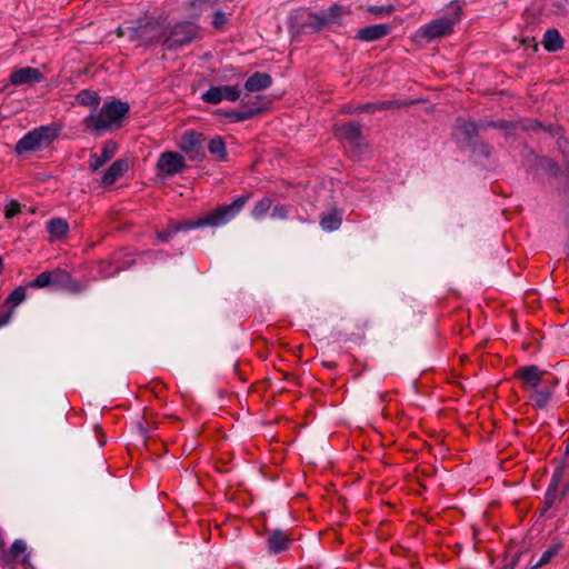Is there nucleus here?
<instances>
[{
	"label": "nucleus",
	"instance_id": "f257e3e1",
	"mask_svg": "<svg viewBox=\"0 0 569 569\" xmlns=\"http://www.w3.org/2000/svg\"><path fill=\"white\" fill-rule=\"evenodd\" d=\"M129 109V104L120 100L106 102L98 113L92 112L84 118L86 130L99 136L103 131L118 129Z\"/></svg>",
	"mask_w": 569,
	"mask_h": 569
},
{
	"label": "nucleus",
	"instance_id": "f03ea898",
	"mask_svg": "<svg viewBox=\"0 0 569 569\" xmlns=\"http://www.w3.org/2000/svg\"><path fill=\"white\" fill-rule=\"evenodd\" d=\"M249 198V194L240 196L233 202L220 206L200 219L177 223V227L179 231H183L203 227L217 228L224 226L240 213Z\"/></svg>",
	"mask_w": 569,
	"mask_h": 569
},
{
	"label": "nucleus",
	"instance_id": "7ed1b4c3",
	"mask_svg": "<svg viewBox=\"0 0 569 569\" xmlns=\"http://www.w3.org/2000/svg\"><path fill=\"white\" fill-rule=\"evenodd\" d=\"M167 27L160 18H144L137 21V26L128 28L129 38L143 44L161 43L164 46Z\"/></svg>",
	"mask_w": 569,
	"mask_h": 569
},
{
	"label": "nucleus",
	"instance_id": "20e7f679",
	"mask_svg": "<svg viewBox=\"0 0 569 569\" xmlns=\"http://www.w3.org/2000/svg\"><path fill=\"white\" fill-rule=\"evenodd\" d=\"M59 129L54 126H40L26 133L14 147L18 154L41 150L50 146L58 137Z\"/></svg>",
	"mask_w": 569,
	"mask_h": 569
},
{
	"label": "nucleus",
	"instance_id": "39448f33",
	"mask_svg": "<svg viewBox=\"0 0 569 569\" xmlns=\"http://www.w3.org/2000/svg\"><path fill=\"white\" fill-rule=\"evenodd\" d=\"M199 33L196 23L183 21L176 23L170 31L166 30L164 46L168 50H174L192 42Z\"/></svg>",
	"mask_w": 569,
	"mask_h": 569
},
{
	"label": "nucleus",
	"instance_id": "423d86ee",
	"mask_svg": "<svg viewBox=\"0 0 569 569\" xmlns=\"http://www.w3.org/2000/svg\"><path fill=\"white\" fill-rule=\"evenodd\" d=\"M204 142L203 133L189 130L181 136L179 148L191 161L201 162L206 159Z\"/></svg>",
	"mask_w": 569,
	"mask_h": 569
},
{
	"label": "nucleus",
	"instance_id": "0eeeda50",
	"mask_svg": "<svg viewBox=\"0 0 569 569\" xmlns=\"http://www.w3.org/2000/svg\"><path fill=\"white\" fill-rule=\"evenodd\" d=\"M159 177H172L187 169L183 156L174 151L162 152L157 161Z\"/></svg>",
	"mask_w": 569,
	"mask_h": 569
},
{
	"label": "nucleus",
	"instance_id": "6e6552de",
	"mask_svg": "<svg viewBox=\"0 0 569 569\" xmlns=\"http://www.w3.org/2000/svg\"><path fill=\"white\" fill-rule=\"evenodd\" d=\"M240 97L239 86H212L202 94V100L206 103L217 104L222 100L237 101Z\"/></svg>",
	"mask_w": 569,
	"mask_h": 569
},
{
	"label": "nucleus",
	"instance_id": "1a4fd4ad",
	"mask_svg": "<svg viewBox=\"0 0 569 569\" xmlns=\"http://www.w3.org/2000/svg\"><path fill=\"white\" fill-rule=\"evenodd\" d=\"M455 130L458 142L461 143V146L469 148L475 141L478 140V133L480 130H483V128L482 123L466 121L461 118H458L456 121Z\"/></svg>",
	"mask_w": 569,
	"mask_h": 569
},
{
	"label": "nucleus",
	"instance_id": "9d476101",
	"mask_svg": "<svg viewBox=\"0 0 569 569\" xmlns=\"http://www.w3.org/2000/svg\"><path fill=\"white\" fill-rule=\"evenodd\" d=\"M52 287L72 295L81 293L86 290V286L74 280L64 269L53 270Z\"/></svg>",
	"mask_w": 569,
	"mask_h": 569
},
{
	"label": "nucleus",
	"instance_id": "9b49d317",
	"mask_svg": "<svg viewBox=\"0 0 569 569\" xmlns=\"http://www.w3.org/2000/svg\"><path fill=\"white\" fill-rule=\"evenodd\" d=\"M43 78L44 76L40 72L39 69L23 67L11 72L9 82L12 86L33 84L42 81Z\"/></svg>",
	"mask_w": 569,
	"mask_h": 569
},
{
	"label": "nucleus",
	"instance_id": "f8f14e48",
	"mask_svg": "<svg viewBox=\"0 0 569 569\" xmlns=\"http://www.w3.org/2000/svg\"><path fill=\"white\" fill-rule=\"evenodd\" d=\"M336 134L347 140L351 146L360 148L362 146V124L359 122H347L336 129Z\"/></svg>",
	"mask_w": 569,
	"mask_h": 569
},
{
	"label": "nucleus",
	"instance_id": "ddd939ff",
	"mask_svg": "<svg viewBox=\"0 0 569 569\" xmlns=\"http://www.w3.org/2000/svg\"><path fill=\"white\" fill-rule=\"evenodd\" d=\"M563 473H565L563 466H559L556 468V470L552 475V478H551V482H550L548 490L545 495L542 512H546L548 509H550L557 500L563 499V498H560V492H559V485L563 479Z\"/></svg>",
	"mask_w": 569,
	"mask_h": 569
},
{
	"label": "nucleus",
	"instance_id": "4468645a",
	"mask_svg": "<svg viewBox=\"0 0 569 569\" xmlns=\"http://www.w3.org/2000/svg\"><path fill=\"white\" fill-rule=\"evenodd\" d=\"M392 30L389 23L371 24L358 30L356 39L363 42H372L387 37Z\"/></svg>",
	"mask_w": 569,
	"mask_h": 569
},
{
	"label": "nucleus",
	"instance_id": "2eb2a0df",
	"mask_svg": "<svg viewBox=\"0 0 569 569\" xmlns=\"http://www.w3.org/2000/svg\"><path fill=\"white\" fill-rule=\"evenodd\" d=\"M452 22L448 19H438L421 28L420 34L427 40H433L451 33Z\"/></svg>",
	"mask_w": 569,
	"mask_h": 569
},
{
	"label": "nucleus",
	"instance_id": "dca6fc26",
	"mask_svg": "<svg viewBox=\"0 0 569 569\" xmlns=\"http://www.w3.org/2000/svg\"><path fill=\"white\" fill-rule=\"evenodd\" d=\"M545 372L539 367L531 365L518 368L515 377L518 378L525 388H537L542 380Z\"/></svg>",
	"mask_w": 569,
	"mask_h": 569
},
{
	"label": "nucleus",
	"instance_id": "f3484780",
	"mask_svg": "<svg viewBox=\"0 0 569 569\" xmlns=\"http://www.w3.org/2000/svg\"><path fill=\"white\" fill-rule=\"evenodd\" d=\"M291 542L292 539L281 529L272 530L266 541L268 551L274 555L289 549Z\"/></svg>",
	"mask_w": 569,
	"mask_h": 569
},
{
	"label": "nucleus",
	"instance_id": "a211bd4d",
	"mask_svg": "<svg viewBox=\"0 0 569 569\" xmlns=\"http://www.w3.org/2000/svg\"><path fill=\"white\" fill-rule=\"evenodd\" d=\"M412 104L411 101L390 100V101H378L358 104L353 108L357 113H373L380 110H389L395 108H403Z\"/></svg>",
	"mask_w": 569,
	"mask_h": 569
},
{
	"label": "nucleus",
	"instance_id": "6ab92c4d",
	"mask_svg": "<svg viewBox=\"0 0 569 569\" xmlns=\"http://www.w3.org/2000/svg\"><path fill=\"white\" fill-rule=\"evenodd\" d=\"M118 149V146L112 140H107L102 144V152L101 154H91L90 156V169L92 171H97L100 169L104 163H107L109 160L113 158Z\"/></svg>",
	"mask_w": 569,
	"mask_h": 569
},
{
	"label": "nucleus",
	"instance_id": "aec40b11",
	"mask_svg": "<svg viewBox=\"0 0 569 569\" xmlns=\"http://www.w3.org/2000/svg\"><path fill=\"white\" fill-rule=\"evenodd\" d=\"M272 84V78L270 74L264 72L252 73L244 82V89L247 92L261 91L269 88Z\"/></svg>",
	"mask_w": 569,
	"mask_h": 569
},
{
	"label": "nucleus",
	"instance_id": "412c9836",
	"mask_svg": "<svg viewBox=\"0 0 569 569\" xmlns=\"http://www.w3.org/2000/svg\"><path fill=\"white\" fill-rule=\"evenodd\" d=\"M129 169L128 160L118 159L116 160L109 169L104 172L101 183L103 186H110L114 183L119 178H121L124 172Z\"/></svg>",
	"mask_w": 569,
	"mask_h": 569
},
{
	"label": "nucleus",
	"instance_id": "4be33fe9",
	"mask_svg": "<svg viewBox=\"0 0 569 569\" xmlns=\"http://www.w3.org/2000/svg\"><path fill=\"white\" fill-rule=\"evenodd\" d=\"M545 49L549 52H557L563 48L565 41L557 29H548L542 39Z\"/></svg>",
	"mask_w": 569,
	"mask_h": 569
},
{
	"label": "nucleus",
	"instance_id": "5701e85b",
	"mask_svg": "<svg viewBox=\"0 0 569 569\" xmlns=\"http://www.w3.org/2000/svg\"><path fill=\"white\" fill-rule=\"evenodd\" d=\"M247 92L240 100V107L247 109L259 108V114L266 111L269 107L270 101L262 94L250 96Z\"/></svg>",
	"mask_w": 569,
	"mask_h": 569
},
{
	"label": "nucleus",
	"instance_id": "b1692460",
	"mask_svg": "<svg viewBox=\"0 0 569 569\" xmlns=\"http://www.w3.org/2000/svg\"><path fill=\"white\" fill-rule=\"evenodd\" d=\"M342 223V214L338 210L322 213L320 217V226L325 231L331 232L340 228Z\"/></svg>",
	"mask_w": 569,
	"mask_h": 569
},
{
	"label": "nucleus",
	"instance_id": "393cba45",
	"mask_svg": "<svg viewBox=\"0 0 569 569\" xmlns=\"http://www.w3.org/2000/svg\"><path fill=\"white\" fill-rule=\"evenodd\" d=\"M259 108L247 109L240 107L239 110L227 111L223 113V116L228 119L229 122L236 123L253 119L254 117L259 116Z\"/></svg>",
	"mask_w": 569,
	"mask_h": 569
},
{
	"label": "nucleus",
	"instance_id": "a878e982",
	"mask_svg": "<svg viewBox=\"0 0 569 569\" xmlns=\"http://www.w3.org/2000/svg\"><path fill=\"white\" fill-rule=\"evenodd\" d=\"M47 230L51 237L61 239L68 233L69 224L62 218H53L47 222Z\"/></svg>",
	"mask_w": 569,
	"mask_h": 569
},
{
	"label": "nucleus",
	"instance_id": "bb28decb",
	"mask_svg": "<svg viewBox=\"0 0 569 569\" xmlns=\"http://www.w3.org/2000/svg\"><path fill=\"white\" fill-rule=\"evenodd\" d=\"M208 151L216 156L218 160H227V149L223 139L220 136H216L208 143Z\"/></svg>",
	"mask_w": 569,
	"mask_h": 569
},
{
	"label": "nucleus",
	"instance_id": "cd10ccee",
	"mask_svg": "<svg viewBox=\"0 0 569 569\" xmlns=\"http://www.w3.org/2000/svg\"><path fill=\"white\" fill-rule=\"evenodd\" d=\"M76 100L81 106L97 108L100 103V96L98 94V92L92 90H81L76 96Z\"/></svg>",
	"mask_w": 569,
	"mask_h": 569
},
{
	"label": "nucleus",
	"instance_id": "c85d7f7f",
	"mask_svg": "<svg viewBox=\"0 0 569 569\" xmlns=\"http://www.w3.org/2000/svg\"><path fill=\"white\" fill-rule=\"evenodd\" d=\"M562 549L561 543H553L550 546L540 557L539 560H537V565H530L529 569H539L546 565H548L553 557H556L560 550Z\"/></svg>",
	"mask_w": 569,
	"mask_h": 569
},
{
	"label": "nucleus",
	"instance_id": "c756f323",
	"mask_svg": "<svg viewBox=\"0 0 569 569\" xmlns=\"http://www.w3.org/2000/svg\"><path fill=\"white\" fill-rule=\"evenodd\" d=\"M550 396H551V390L548 387H546L540 390H536L530 396V401L533 407L542 409L549 402Z\"/></svg>",
	"mask_w": 569,
	"mask_h": 569
},
{
	"label": "nucleus",
	"instance_id": "7c9ffc66",
	"mask_svg": "<svg viewBox=\"0 0 569 569\" xmlns=\"http://www.w3.org/2000/svg\"><path fill=\"white\" fill-rule=\"evenodd\" d=\"M53 281V271H43L39 273L33 280L28 282L27 287L29 288H44L52 286Z\"/></svg>",
	"mask_w": 569,
	"mask_h": 569
},
{
	"label": "nucleus",
	"instance_id": "2f4dec72",
	"mask_svg": "<svg viewBox=\"0 0 569 569\" xmlns=\"http://www.w3.org/2000/svg\"><path fill=\"white\" fill-rule=\"evenodd\" d=\"M535 170H543L549 176L556 177L560 172V168L558 163L548 157H541V160H539V163L535 168Z\"/></svg>",
	"mask_w": 569,
	"mask_h": 569
},
{
	"label": "nucleus",
	"instance_id": "473e14b6",
	"mask_svg": "<svg viewBox=\"0 0 569 569\" xmlns=\"http://www.w3.org/2000/svg\"><path fill=\"white\" fill-rule=\"evenodd\" d=\"M272 200L269 197H263L261 200H259L253 210H252V217L254 219L262 218L271 208Z\"/></svg>",
	"mask_w": 569,
	"mask_h": 569
},
{
	"label": "nucleus",
	"instance_id": "72a5a7b5",
	"mask_svg": "<svg viewBox=\"0 0 569 569\" xmlns=\"http://www.w3.org/2000/svg\"><path fill=\"white\" fill-rule=\"evenodd\" d=\"M26 550H27V545H26V542L23 540H21V539L14 540V542L12 543L10 550H7L8 563H10L13 560H16L19 556L24 553Z\"/></svg>",
	"mask_w": 569,
	"mask_h": 569
},
{
	"label": "nucleus",
	"instance_id": "f704fd0d",
	"mask_svg": "<svg viewBox=\"0 0 569 569\" xmlns=\"http://www.w3.org/2000/svg\"><path fill=\"white\" fill-rule=\"evenodd\" d=\"M26 287L19 286L13 291H11V293L6 299L4 305H12L14 308L26 299Z\"/></svg>",
	"mask_w": 569,
	"mask_h": 569
},
{
	"label": "nucleus",
	"instance_id": "c9c22d12",
	"mask_svg": "<svg viewBox=\"0 0 569 569\" xmlns=\"http://www.w3.org/2000/svg\"><path fill=\"white\" fill-rule=\"evenodd\" d=\"M309 19L310 20L306 23V26L312 28L316 31L320 30L322 27L330 23V18L328 17V14L323 13H312L310 14Z\"/></svg>",
	"mask_w": 569,
	"mask_h": 569
},
{
	"label": "nucleus",
	"instance_id": "e433bc0d",
	"mask_svg": "<svg viewBox=\"0 0 569 569\" xmlns=\"http://www.w3.org/2000/svg\"><path fill=\"white\" fill-rule=\"evenodd\" d=\"M518 123L508 120L487 121L482 123L483 130L488 128H495L499 130H516L518 129Z\"/></svg>",
	"mask_w": 569,
	"mask_h": 569
},
{
	"label": "nucleus",
	"instance_id": "4c0bfd02",
	"mask_svg": "<svg viewBox=\"0 0 569 569\" xmlns=\"http://www.w3.org/2000/svg\"><path fill=\"white\" fill-rule=\"evenodd\" d=\"M468 149H470L472 153L480 154L485 158H489L491 154V147L481 140L475 141Z\"/></svg>",
	"mask_w": 569,
	"mask_h": 569
},
{
	"label": "nucleus",
	"instance_id": "58836bf2",
	"mask_svg": "<svg viewBox=\"0 0 569 569\" xmlns=\"http://www.w3.org/2000/svg\"><path fill=\"white\" fill-rule=\"evenodd\" d=\"M119 268H113L112 262L104 260L99 264V274L102 278H110L119 272Z\"/></svg>",
	"mask_w": 569,
	"mask_h": 569
},
{
	"label": "nucleus",
	"instance_id": "ea45409f",
	"mask_svg": "<svg viewBox=\"0 0 569 569\" xmlns=\"http://www.w3.org/2000/svg\"><path fill=\"white\" fill-rule=\"evenodd\" d=\"M211 23L214 29L221 30L228 23V18L224 12L217 10L213 13Z\"/></svg>",
	"mask_w": 569,
	"mask_h": 569
},
{
	"label": "nucleus",
	"instance_id": "a19ab883",
	"mask_svg": "<svg viewBox=\"0 0 569 569\" xmlns=\"http://www.w3.org/2000/svg\"><path fill=\"white\" fill-rule=\"evenodd\" d=\"M179 232V228L177 227V224H173L171 227H169L168 229L166 230H162V231H159L157 233V238L160 240V241H163V242H168L170 239H172L177 233Z\"/></svg>",
	"mask_w": 569,
	"mask_h": 569
},
{
	"label": "nucleus",
	"instance_id": "79ce46f5",
	"mask_svg": "<svg viewBox=\"0 0 569 569\" xmlns=\"http://www.w3.org/2000/svg\"><path fill=\"white\" fill-rule=\"evenodd\" d=\"M395 7L393 4L388 6H369L368 11L376 14V16H388L391 12H393Z\"/></svg>",
	"mask_w": 569,
	"mask_h": 569
},
{
	"label": "nucleus",
	"instance_id": "37998d69",
	"mask_svg": "<svg viewBox=\"0 0 569 569\" xmlns=\"http://www.w3.org/2000/svg\"><path fill=\"white\" fill-rule=\"evenodd\" d=\"M289 216V207L286 204H276L272 209L271 217L278 218V219H287Z\"/></svg>",
	"mask_w": 569,
	"mask_h": 569
},
{
	"label": "nucleus",
	"instance_id": "c03bdc74",
	"mask_svg": "<svg viewBox=\"0 0 569 569\" xmlns=\"http://www.w3.org/2000/svg\"><path fill=\"white\" fill-rule=\"evenodd\" d=\"M20 210H21L20 203L16 200H11L4 210L6 219L13 218L16 214H18L20 212Z\"/></svg>",
	"mask_w": 569,
	"mask_h": 569
},
{
	"label": "nucleus",
	"instance_id": "a18cd8bd",
	"mask_svg": "<svg viewBox=\"0 0 569 569\" xmlns=\"http://www.w3.org/2000/svg\"><path fill=\"white\" fill-rule=\"evenodd\" d=\"M539 160H541V157H539L533 150L529 149L525 156V163L531 168L535 169L537 164L539 163Z\"/></svg>",
	"mask_w": 569,
	"mask_h": 569
},
{
	"label": "nucleus",
	"instance_id": "49530a36",
	"mask_svg": "<svg viewBox=\"0 0 569 569\" xmlns=\"http://www.w3.org/2000/svg\"><path fill=\"white\" fill-rule=\"evenodd\" d=\"M516 123H518V129L522 130V131H535L537 130L538 128H541V123H539L538 121H533V120H523V121H517Z\"/></svg>",
	"mask_w": 569,
	"mask_h": 569
},
{
	"label": "nucleus",
	"instance_id": "de8ad7c7",
	"mask_svg": "<svg viewBox=\"0 0 569 569\" xmlns=\"http://www.w3.org/2000/svg\"><path fill=\"white\" fill-rule=\"evenodd\" d=\"M13 315V307L0 315V328L8 325Z\"/></svg>",
	"mask_w": 569,
	"mask_h": 569
},
{
	"label": "nucleus",
	"instance_id": "09e8293b",
	"mask_svg": "<svg viewBox=\"0 0 569 569\" xmlns=\"http://www.w3.org/2000/svg\"><path fill=\"white\" fill-rule=\"evenodd\" d=\"M340 7L331 6L327 12H323V14H328V17L330 18V22H332L333 19L340 14Z\"/></svg>",
	"mask_w": 569,
	"mask_h": 569
},
{
	"label": "nucleus",
	"instance_id": "8fccbe9b",
	"mask_svg": "<svg viewBox=\"0 0 569 569\" xmlns=\"http://www.w3.org/2000/svg\"><path fill=\"white\" fill-rule=\"evenodd\" d=\"M519 556H516L510 562L506 563L501 569H513L517 565Z\"/></svg>",
	"mask_w": 569,
	"mask_h": 569
},
{
	"label": "nucleus",
	"instance_id": "3c124183",
	"mask_svg": "<svg viewBox=\"0 0 569 569\" xmlns=\"http://www.w3.org/2000/svg\"><path fill=\"white\" fill-rule=\"evenodd\" d=\"M124 33H126V32H124V30H123L121 27H119V28L117 29V36H118V37H123V36H124Z\"/></svg>",
	"mask_w": 569,
	"mask_h": 569
},
{
	"label": "nucleus",
	"instance_id": "603ef678",
	"mask_svg": "<svg viewBox=\"0 0 569 569\" xmlns=\"http://www.w3.org/2000/svg\"><path fill=\"white\" fill-rule=\"evenodd\" d=\"M566 442H567V450L566 451H567V453H569V436H568V439H567Z\"/></svg>",
	"mask_w": 569,
	"mask_h": 569
},
{
	"label": "nucleus",
	"instance_id": "864d4df0",
	"mask_svg": "<svg viewBox=\"0 0 569 569\" xmlns=\"http://www.w3.org/2000/svg\"><path fill=\"white\" fill-rule=\"evenodd\" d=\"M530 565H537V561H533V559H531V560L529 561L528 568L530 567Z\"/></svg>",
	"mask_w": 569,
	"mask_h": 569
},
{
	"label": "nucleus",
	"instance_id": "5fc2aeb1",
	"mask_svg": "<svg viewBox=\"0 0 569 569\" xmlns=\"http://www.w3.org/2000/svg\"><path fill=\"white\" fill-rule=\"evenodd\" d=\"M567 166H568V168H569V160L567 161Z\"/></svg>",
	"mask_w": 569,
	"mask_h": 569
}]
</instances>
